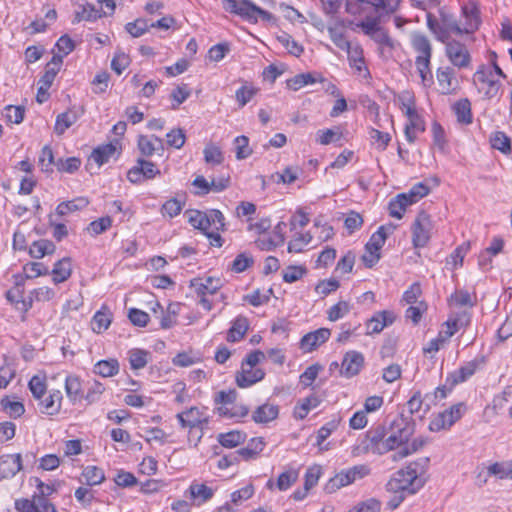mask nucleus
Wrapping results in <instances>:
<instances>
[{
  "label": "nucleus",
  "mask_w": 512,
  "mask_h": 512,
  "mask_svg": "<svg viewBox=\"0 0 512 512\" xmlns=\"http://www.w3.org/2000/svg\"><path fill=\"white\" fill-rule=\"evenodd\" d=\"M160 174V170L156 165L144 159H138L137 164L133 166L127 173V178L131 183H140L144 179H153Z\"/></svg>",
  "instance_id": "9d476101"
},
{
  "label": "nucleus",
  "mask_w": 512,
  "mask_h": 512,
  "mask_svg": "<svg viewBox=\"0 0 512 512\" xmlns=\"http://www.w3.org/2000/svg\"><path fill=\"white\" fill-rule=\"evenodd\" d=\"M328 32L333 43L341 50L349 49L351 43L347 40L342 21H336L328 26Z\"/></svg>",
  "instance_id": "473e14b6"
},
{
  "label": "nucleus",
  "mask_w": 512,
  "mask_h": 512,
  "mask_svg": "<svg viewBox=\"0 0 512 512\" xmlns=\"http://www.w3.org/2000/svg\"><path fill=\"white\" fill-rule=\"evenodd\" d=\"M63 395L60 390L53 389L38 399V409L42 414L53 416L57 415L61 410Z\"/></svg>",
  "instance_id": "2eb2a0df"
},
{
  "label": "nucleus",
  "mask_w": 512,
  "mask_h": 512,
  "mask_svg": "<svg viewBox=\"0 0 512 512\" xmlns=\"http://www.w3.org/2000/svg\"><path fill=\"white\" fill-rule=\"evenodd\" d=\"M491 146L504 154L511 153V140L502 131L493 133L490 137Z\"/></svg>",
  "instance_id": "09e8293b"
},
{
  "label": "nucleus",
  "mask_w": 512,
  "mask_h": 512,
  "mask_svg": "<svg viewBox=\"0 0 512 512\" xmlns=\"http://www.w3.org/2000/svg\"><path fill=\"white\" fill-rule=\"evenodd\" d=\"M265 442L261 437H255L249 440L247 445L235 452L242 459L249 461L256 459L258 455L263 451Z\"/></svg>",
  "instance_id": "cd10ccee"
},
{
  "label": "nucleus",
  "mask_w": 512,
  "mask_h": 512,
  "mask_svg": "<svg viewBox=\"0 0 512 512\" xmlns=\"http://www.w3.org/2000/svg\"><path fill=\"white\" fill-rule=\"evenodd\" d=\"M112 321V314L108 307L103 306L97 311L91 321L92 330L96 333H102L106 331Z\"/></svg>",
  "instance_id": "2f4dec72"
},
{
  "label": "nucleus",
  "mask_w": 512,
  "mask_h": 512,
  "mask_svg": "<svg viewBox=\"0 0 512 512\" xmlns=\"http://www.w3.org/2000/svg\"><path fill=\"white\" fill-rule=\"evenodd\" d=\"M55 166L57 167L58 171H60V172H66V173L72 174L80 168L81 160L77 157H69L66 159L59 158L55 162Z\"/></svg>",
  "instance_id": "052dcab7"
},
{
  "label": "nucleus",
  "mask_w": 512,
  "mask_h": 512,
  "mask_svg": "<svg viewBox=\"0 0 512 512\" xmlns=\"http://www.w3.org/2000/svg\"><path fill=\"white\" fill-rule=\"evenodd\" d=\"M220 278L205 277L194 278L190 281V288H193L196 295H214L222 287Z\"/></svg>",
  "instance_id": "aec40b11"
},
{
  "label": "nucleus",
  "mask_w": 512,
  "mask_h": 512,
  "mask_svg": "<svg viewBox=\"0 0 512 512\" xmlns=\"http://www.w3.org/2000/svg\"><path fill=\"white\" fill-rule=\"evenodd\" d=\"M438 15L439 20L433 13L426 15L427 27L438 41L446 43L451 33L462 35L461 25L447 7L439 8Z\"/></svg>",
  "instance_id": "7ed1b4c3"
},
{
  "label": "nucleus",
  "mask_w": 512,
  "mask_h": 512,
  "mask_svg": "<svg viewBox=\"0 0 512 512\" xmlns=\"http://www.w3.org/2000/svg\"><path fill=\"white\" fill-rule=\"evenodd\" d=\"M350 304L346 301H339L328 310V319L330 321H337L347 315L350 311Z\"/></svg>",
  "instance_id": "69168bd1"
},
{
  "label": "nucleus",
  "mask_w": 512,
  "mask_h": 512,
  "mask_svg": "<svg viewBox=\"0 0 512 512\" xmlns=\"http://www.w3.org/2000/svg\"><path fill=\"white\" fill-rule=\"evenodd\" d=\"M247 435L241 430H231L217 435L218 443L224 448L232 449L246 441Z\"/></svg>",
  "instance_id": "c85d7f7f"
},
{
  "label": "nucleus",
  "mask_w": 512,
  "mask_h": 512,
  "mask_svg": "<svg viewBox=\"0 0 512 512\" xmlns=\"http://www.w3.org/2000/svg\"><path fill=\"white\" fill-rule=\"evenodd\" d=\"M189 492L191 498L194 500H199L197 505L207 502L214 495L213 489L206 486L205 484L192 483L189 487Z\"/></svg>",
  "instance_id": "a18cd8bd"
},
{
  "label": "nucleus",
  "mask_w": 512,
  "mask_h": 512,
  "mask_svg": "<svg viewBox=\"0 0 512 512\" xmlns=\"http://www.w3.org/2000/svg\"><path fill=\"white\" fill-rule=\"evenodd\" d=\"M387 237V228L385 226H380L377 229V231L372 234L369 241L365 245L366 251H373V253H379L380 249L385 244Z\"/></svg>",
  "instance_id": "37998d69"
},
{
  "label": "nucleus",
  "mask_w": 512,
  "mask_h": 512,
  "mask_svg": "<svg viewBox=\"0 0 512 512\" xmlns=\"http://www.w3.org/2000/svg\"><path fill=\"white\" fill-rule=\"evenodd\" d=\"M21 469L20 454H8L0 457V480L14 477Z\"/></svg>",
  "instance_id": "412c9836"
},
{
  "label": "nucleus",
  "mask_w": 512,
  "mask_h": 512,
  "mask_svg": "<svg viewBox=\"0 0 512 512\" xmlns=\"http://www.w3.org/2000/svg\"><path fill=\"white\" fill-rule=\"evenodd\" d=\"M345 51L347 52L349 65L355 73L364 79H370L371 74L365 63L362 47L359 44L351 45Z\"/></svg>",
  "instance_id": "4468645a"
},
{
  "label": "nucleus",
  "mask_w": 512,
  "mask_h": 512,
  "mask_svg": "<svg viewBox=\"0 0 512 512\" xmlns=\"http://www.w3.org/2000/svg\"><path fill=\"white\" fill-rule=\"evenodd\" d=\"M298 479V472L296 470H288L281 473L277 479L276 487L280 491H285L290 488Z\"/></svg>",
  "instance_id": "774afa93"
},
{
  "label": "nucleus",
  "mask_w": 512,
  "mask_h": 512,
  "mask_svg": "<svg viewBox=\"0 0 512 512\" xmlns=\"http://www.w3.org/2000/svg\"><path fill=\"white\" fill-rule=\"evenodd\" d=\"M150 25L145 19H137L126 24L125 29L132 37H140L149 30Z\"/></svg>",
  "instance_id": "338daca9"
},
{
  "label": "nucleus",
  "mask_w": 512,
  "mask_h": 512,
  "mask_svg": "<svg viewBox=\"0 0 512 512\" xmlns=\"http://www.w3.org/2000/svg\"><path fill=\"white\" fill-rule=\"evenodd\" d=\"M386 429L382 425H378L367 431L365 437V448L366 450L383 455L387 453V446L385 445Z\"/></svg>",
  "instance_id": "9b49d317"
},
{
  "label": "nucleus",
  "mask_w": 512,
  "mask_h": 512,
  "mask_svg": "<svg viewBox=\"0 0 512 512\" xmlns=\"http://www.w3.org/2000/svg\"><path fill=\"white\" fill-rule=\"evenodd\" d=\"M415 432V424L413 421L400 416L391 423V432L385 438L387 453L396 448L402 449Z\"/></svg>",
  "instance_id": "39448f33"
},
{
  "label": "nucleus",
  "mask_w": 512,
  "mask_h": 512,
  "mask_svg": "<svg viewBox=\"0 0 512 512\" xmlns=\"http://www.w3.org/2000/svg\"><path fill=\"white\" fill-rule=\"evenodd\" d=\"M88 205V201L84 198H79L72 201L61 202L56 207V213L60 216H64L70 212L77 211Z\"/></svg>",
  "instance_id": "864d4df0"
},
{
  "label": "nucleus",
  "mask_w": 512,
  "mask_h": 512,
  "mask_svg": "<svg viewBox=\"0 0 512 512\" xmlns=\"http://www.w3.org/2000/svg\"><path fill=\"white\" fill-rule=\"evenodd\" d=\"M466 411L467 406L464 402L452 405L449 409L439 413L430 421L429 430L432 432H438L450 429L454 423L462 418Z\"/></svg>",
  "instance_id": "0eeeda50"
},
{
  "label": "nucleus",
  "mask_w": 512,
  "mask_h": 512,
  "mask_svg": "<svg viewBox=\"0 0 512 512\" xmlns=\"http://www.w3.org/2000/svg\"><path fill=\"white\" fill-rule=\"evenodd\" d=\"M312 240V235L309 232L298 234L288 244V251L290 253H299L304 250Z\"/></svg>",
  "instance_id": "bf43d9fd"
},
{
  "label": "nucleus",
  "mask_w": 512,
  "mask_h": 512,
  "mask_svg": "<svg viewBox=\"0 0 512 512\" xmlns=\"http://www.w3.org/2000/svg\"><path fill=\"white\" fill-rule=\"evenodd\" d=\"M28 388L35 400L43 398L47 394L45 377L33 376L28 383Z\"/></svg>",
  "instance_id": "3c124183"
},
{
  "label": "nucleus",
  "mask_w": 512,
  "mask_h": 512,
  "mask_svg": "<svg viewBox=\"0 0 512 512\" xmlns=\"http://www.w3.org/2000/svg\"><path fill=\"white\" fill-rule=\"evenodd\" d=\"M462 16L465 22L462 27V34H471L479 29L481 24L480 10L477 4L470 1L462 6Z\"/></svg>",
  "instance_id": "dca6fc26"
},
{
  "label": "nucleus",
  "mask_w": 512,
  "mask_h": 512,
  "mask_svg": "<svg viewBox=\"0 0 512 512\" xmlns=\"http://www.w3.org/2000/svg\"><path fill=\"white\" fill-rule=\"evenodd\" d=\"M286 223L279 222L273 230V235L269 237V246H263V250H272L280 245H283L285 241V230Z\"/></svg>",
  "instance_id": "6e6d98bb"
},
{
  "label": "nucleus",
  "mask_w": 512,
  "mask_h": 512,
  "mask_svg": "<svg viewBox=\"0 0 512 512\" xmlns=\"http://www.w3.org/2000/svg\"><path fill=\"white\" fill-rule=\"evenodd\" d=\"M217 413L229 419H241L248 415L249 409L243 404H237L236 402L229 407H217Z\"/></svg>",
  "instance_id": "79ce46f5"
},
{
  "label": "nucleus",
  "mask_w": 512,
  "mask_h": 512,
  "mask_svg": "<svg viewBox=\"0 0 512 512\" xmlns=\"http://www.w3.org/2000/svg\"><path fill=\"white\" fill-rule=\"evenodd\" d=\"M78 119L77 112L69 110L59 114L56 118L54 131L57 135H63Z\"/></svg>",
  "instance_id": "58836bf2"
},
{
  "label": "nucleus",
  "mask_w": 512,
  "mask_h": 512,
  "mask_svg": "<svg viewBox=\"0 0 512 512\" xmlns=\"http://www.w3.org/2000/svg\"><path fill=\"white\" fill-rule=\"evenodd\" d=\"M365 5H370L375 8L376 12L381 15L394 13L400 4V0H364Z\"/></svg>",
  "instance_id": "c03bdc74"
},
{
  "label": "nucleus",
  "mask_w": 512,
  "mask_h": 512,
  "mask_svg": "<svg viewBox=\"0 0 512 512\" xmlns=\"http://www.w3.org/2000/svg\"><path fill=\"white\" fill-rule=\"evenodd\" d=\"M108 10H98L95 8V6L91 3L84 2L81 4H78L77 9L75 10V18L74 22H81V21H89L94 22L97 19L108 16Z\"/></svg>",
  "instance_id": "393cba45"
},
{
  "label": "nucleus",
  "mask_w": 512,
  "mask_h": 512,
  "mask_svg": "<svg viewBox=\"0 0 512 512\" xmlns=\"http://www.w3.org/2000/svg\"><path fill=\"white\" fill-rule=\"evenodd\" d=\"M316 82H324L321 75L315 73H301L288 79L287 86L294 91H298L302 87Z\"/></svg>",
  "instance_id": "c756f323"
},
{
  "label": "nucleus",
  "mask_w": 512,
  "mask_h": 512,
  "mask_svg": "<svg viewBox=\"0 0 512 512\" xmlns=\"http://www.w3.org/2000/svg\"><path fill=\"white\" fill-rule=\"evenodd\" d=\"M453 305L457 307H473L474 301L471 294L467 290H456L450 297Z\"/></svg>",
  "instance_id": "680f3d73"
},
{
  "label": "nucleus",
  "mask_w": 512,
  "mask_h": 512,
  "mask_svg": "<svg viewBox=\"0 0 512 512\" xmlns=\"http://www.w3.org/2000/svg\"><path fill=\"white\" fill-rule=\"evenodd\" d=\"M1 407L10 417L13 418L21 417L25 412V407L22 402L12 400L8 396L1 399Z\"/></svg>",
  "instance_id": "8fccbe9b"
},
{
  "label": "nucleus",
  "mask_w": 512,
  "mask_h": 512,
  "mask_svg": "<svg viewBox=\"0 0 512 512\" xmlns=\"http://www.w3.org/2000/svg\"><path fill=\"white\" fill-rule=\"evenodd\" d=\"M55 244L47 239L34 241L29 248V255L35 259H41L46 255H51L55 252Z\"/></svg>",
  "instance_id": "f704fd0d"
},
{
  "label": "nucleus",
  "mask_w": 512,
  "mask_h": 512,
  "mask_svg": "<svg viewBox=\"0 0 512 512\" xmlns=\"http://www.w3.org/2000/svg\"><path fill=\"white\" fill-rule=\"evenodd\" d=\"M412 243L415 248L425 247L431 237L432 220L425 211H420L414 220L412 227Z\"/></svg>",
  "instance_id": "6e6552de"
},
{
  "label": "nucleus",
  "mask_w": 512,
  "mask_h": 512,
  "mask_svg": "<svg viewBox=\"0 0 512 512\" xmlns=\"http://www.w3.org/2000/svg\"><path fill=\"white\" fill-rule=\"evenodd\" d=\"M237 391L235 389L221 390L215 394L214 401L218 407H229L236 402Z\"/></svg>",
  "instance_id": "e2e57ef3"
},
{
  "label": "nucleus",
  "mask_w": 512,
  "mask_h": 512,
  "mask_svg": "<svg viewBox=\"0 0 512 512\" xmlns=\"http://www.w3.org/2000/svg\"><path fill=\"white\" fill-rule=\"evenodd\" d=\"M189 423V429L192 431L194 428L202 429L203 426L208 424V416H206L197 407H191L184 411Z\"/></svg>",
  "instance_id": "a19ab883"
},
{
  "label": "nucleus",
  "mask_w": 512,
  "mask_h": 512,
  "mask_svg": "<svg viewBox=\"0 0 512 512\" xmlns=\"http://www.w3.org/2000/svg\"><path fill=\"white\" fill-rule=\"evenodd\" d=\"M331 335L328 328H320L304 335L300 341V348L304 352H312L325 343Z\"/></svg>",
  "instance_id": "6ab92c4d"
},
{
  "label": "nucleus",
  "mask_w": 512,
  "mask_h": 512,
  "mask_svg": "<svg viewBox=\"0 0 512 512\" xmlns=\"http://www.w3.org/2000/svg\"><path fill=\"white\" fill-rule=\"evenodd\" d=\"M224 9L252 24H256L259 19L265 22H270L273 19L270 12L250 0H230L228 4H224Z\"/></svg>",
  "instance_id": "20e7f679"
},
{
  "label": "nucleus",
  "mask_w": 512,
  "mask_h": 512,
  "mask_svg": "<svg viewBox=\"0 0 512 512\" xmlns=\"http://www.w3.org/2000/svg\"><path fill=\"white\" fill-rule=\"evenodd\" d=\"M279 406L266 402L258 406L252 413V420L256 424H268L278 418Z\"/></svg>",
  "instance_id": "a878e982"
},
{
  "label": "nucleus",
  "mask_w": 512,
  "mask_h": 512,
  "mask_svg": "<svg viewBox=\"0 0 512 512\" xmlns=\"http://www.w3.org/2000/svg\"><path fill=\"white\" fill-rule=\"evenodd\" d=\"M422 472L420 463L411 462L391 476L386 483V490L390 493L402 491L405 494L413 495L424 485V481L420 477Z\"/></svg>",
  "instance_id": "f03ea898"
},
{
  "label": "nucleus",
  "mask_w": 512,
  "mask_h": 512,
  "mask_svg": "<svg viewBox=\"0 0 512 512\" xmlns=\"http://www.w3.org/2000/svg\"><path fill=\"white\" fill-rule=\"evenodd\" d=\"M453 111L459 123L464 125L472 123L473 117L471 111V103L467 98L458 100L453 105Z\"/></svg>",
  "instance_id": "c9c22d12"
},
{
  "label": "nucleus",
  "mask_w": 512,
  "mask_h": 512,
  "mask_svg": "<svg viewBox=\"0 0 512 512\" xmlns=\"http://www.w3.org/2000/svg\"><path fill=\"white\" fill-rule=\"evenodd\" d=\"M370 472L371 469L366 464L355 465L337 473L333 478L329 480L325 489L328 493L335 492L344 486L352 484L357 480L363 479L364 477L368 476Z\"/></svg>",
  "instance_id": "423d86ee"
},
{
  "label": "nucleus",
  "mask_w": 512,
  "mask_h": 512,
  "mask_svg": "<svg viewBox=\"0 0 512 512\" xmlns=\"http://www.w3.org/2000/svg\"><path fill=\"white\" fill-rule=\"evenodd\" d=\"M82 476L85 482L90 486L101 484L105 479L103 470L97 466L85 467Z\"/></svg>",
  "instance_id": "603ef678"
},
{
  "label": "nucleus",
  "mask_w": 512,
  "mask_h": 512,
  "mask_svg": "<svg viewBox=\"0 0 512 512\" xmlns=\"http://www.w3.org/2000/svg\"><path fill=\"white\" fill-rule=\"evenodd\" d=\"M264 376L265 372L262 369L250 368L249 366L244 367V364H241V371L237 372L235 380L240 388H247L261 381Z\"/></svg>",
  "instance_id": "4be33fe9"
},
{
  "label": "nucleus",
  "mask_w": 512,
  "mask_h": 512,
  "mask_svg": "<svg viewBox=\"0 0 512 512\" xmlns=\"http://www.w3.org/2000/svg\"><path fill=\"white\" fill-rule=\"evenodd\" d=\"M395 314L392 311L383 310L377 312L366 325L367 334L380 333L385 327L393 324Z\"/></svg>",
  "instance_id": "b1692460"
},
{
  "label": "nucleus",
  "mask_w": 512,
  "mask_h": 512,
  "mask_svg": "<svg viewBox=\"0 0 512 512\" xmlns=\"http://www.w3.org/2000/svg\"><path fill=\"white\" fill-rule=\"evenodd\" d=\"M425 131V122L423 118L416 114L408 118V123L405 125V137L409 143H414L417 138V132Z\"/></svg>",
  "instance_id": "e433bc0d"
},
{
  "label": "nucleus",
  "mask_w": 512,
  "mask_h": 512,
  "mask_svg": "<svg viewBox=\"0 0 512 512\" xmlns=\"http://www.w3.org/2000/svg\"><path fill=\"white\" fill-rule=\"evenodd\" d=\"M115 152L116 146L111 143L98 146L92 151L88 158L86 165L87 170L93 173V164H95L96 168L99 169L102 165L106 164L111 157L114 156Z\"/></svg>",
  "instance_id": "a211bd4d"
},
{
  "label": "nucleus",
  "mask_w": 512,
  "mask_h": 512,
  "mask_svg": "<svg viewBox=\"0 0 512 512\" xmlns=\"http://www.w3.org/2000/svg\"><path fill=\"white\" fill-rule=\"evenodd\" d=\"M72 273V265L70 258L58 260L51 271L52 280L55 284L65 282Z\"/></svg>",
  "instance_id": "7c9ffc66"
},
{
  "label": "nucleus",
  "mask_w": 512,
  "mask_h": 512,
  "mask_svg": "<svg viewBox=\"0 0 512 512\" xmlns=\"http://www.w3.org/2000/svg\"><path fill=\"white\" fill-rule=\"evenodd\" d=\"M62 63L63 56L54 55L51 61L47 64L45 73L40 79V83H44L45 86H51L61 68Z\"/></svg>",
  "instance_id": "ea45409f"
},
{
  "label": "nucleus",
  "mask_w": 512,
  "mask_h": 512,
  "mask_svg": "<svg viewBox=\"0 0 512 512\" xmlns=\"http://www.w3.org/2000/svg\"><path fill=\"white\" fill-rule=\"evenodd\" d=\"M427 443V439L425 437H417L414 438L410 443L407 442L402 449L397 452L398 458L402 459L407 457L413 453H416L420 449H422Z\"/></svg>",
  "instance_id": "5fc2aeb1"
},
{
  "label": "nucleus",
  "mask_w": 512,
  "mask_h": 512,
  "mask_svg": "<svg viewBox=\"0 0 512 512\" xmlns=\"http://www.w3.org/2000/svg\"><path fill=\"white\" fill-rule=\"evenodd\" d=\"M93 372L101 377H112L119 373V362L114 358L100 360L94 365Z\"/></svg>",
  "instance_id": "4c0bfd02"
},
{
  "label": "nucleus",
  "mask_w": 512,
  "mask_h": 512,
  "mask_svg": "<svg viewBox=\"0 0 512 512\" xmlns=\"http://www.w3.org/2000/svg\"><path fill=\"white\" fill-rule=\"evenodd\" d=\"M484 364V358H475L463 366L448 374L446 383L451 384V387L463 383L475 374L477 369Z\"/></svg>",
  "instance_id": "f8f14e48"
},
{
  "label": "nucleus",
  "mask_w": 512,
  "mask_h": 512,
  "mask_svg": "<svg viewBox=\"0 0 512 512\" xmlns=\"http://www.w3.org/2000/svg\"><path fill=\"white\" fill-rule=\"evenodd\" d=\"M129 363L133 370H140L144 368L151 356L150 352L144 349H131L128 352Z\"/></svg>",
  "instance_id": "49530a36"
},
{
  "label": "nucleus",
  "mask_w": 512,
  "mask_h": 512,
  "mask_svg": "<svg viewBox=\"0 0 512 512\" xmlns=\"http://www.w3.org/2000/svg\"><path fill=\"white\" fill-rule=\"evenodd\" d=\"M474 77L478 82L487 86L485 96L488 99H492L498 95L502 84L500 80L496 78L492 69L481 66L476 71Z\"/></svg>",
  "instance_id": "ddd939ff"
},
{
  "label": "nucleus",
  "mask_w": 512,
  "mask_h": 512,
  "mask_svg": "<svg viewBox=\"0 0 512 512\" xmlns=\"http://www.w3.org/2000/svg\"><path fill=\"white\" fill-rule=\"evenodd\" d=\"M154 141L158 143L159 147L162 148V140L159 137H148L144 135L139 136L137 144L138 149L143 156L150 157L157 150Z\"/></svg>",
  "instance_id": "de8ad7c7"
},
{
  "label": "nucleus",
  "mask_w": 512,
  "mask_h": 512,
  "mask_svg": "<svg viewBox=\"0 0 512 512\" xmlns=\"http://www.w3.org/2000/svg\"><path fill=\"white\" fill-rule=\"evenodd\" d=\"M65 390L67 396L75 401L81 396V382L77 376L69 375L65 380Z\"/></svg>",
  "instance_id": "13d9d810"
},
{
  "label": "nucleus",
  "mask_w": 512,
  "mask_h": 512,
  "mask_svg": "<svg viewBox=\"0 0 512 512\" xmlns=\"http://www.w3.org/2000/svg\"><path fill=\"white\" fill-rule=\"evenodd\" d=\"M363 365L364 357L360 352L348 351L343 357L340 374L346 378H351L360 372Z\"/></svg>",
  "instance_id": "f3484780"
},
{
  "label": "nucleus",
  "mask_w": 512,
  "mask_h": 512,
  "mask_svg": "<svg viewBox=\"0 0 512 512\" xmlns=\"http://www.w3.org/2000/svg\"><path fill=\"white\" fill-rule=\"evenodd\" d=\"M470 322L471 315L466 309L459 312H453L445 322V337H452L457 331L467 327Z\"/></svg>",
  "instance_id": "5701e85b"
},
{
  "label": "nucleus",
  "mask_w": 512,
  "mask_h": 512,
  "mask_svg": "<svg viewBox=\"0 0 512 512\" xmlns=\"http://www.w3.org/2000/svg\"><path fill=\"white\" fill-rule=\"evenodd\" d=\"M436 78L440 91L444 95L452 94L456 89L454 71L450 67H440L436 71Z\"/></svg>",
  "instance_id": "bb28decb"
},
{
  "label": "nucleus",
  "mask_w": 512,
  "mask_h": 512,
  "mask_svg": "<svg viewBox=\"0 0 512 512\" xmlns=\"http://www.w3.org/2000/svg\"><path fill=\"white\" fill-rule=\"evenodd\" d=\"M445 47V53L449 61L458 68H466L470 64V54L467 47L456 40H448Z\"/></svg>",
  "instance_id": "1a4fd4ad"
},
{
  "label": "nucleus",
  "mask_w": 512,
  "mask_h": 512,
  "mask_svg": "<svg viewBox=\"0 0 512 512\" xmlns=\"http://www.w3.org/2000/svg\"><path fill=\"white\" fill-rule=\"evenodd\" d=\"M23 271L26 275V278H36L42 275H48L49 269L43 263L40 262H30L24 265Z\"/></svg>",
  "instance_id": "0e129e2a"
},
{
  "label": "nucleus",
  "mask_w": 512,
  "mask_h": 512,
  "mask_svg": "<svg viewBox=\"0 0 512 512\" xmlns=\"http://www.w3.org/2000/svg\"><path fill=\"white\" fill-rule=\"evenodd\" d=\"M410 45L416 53L415 67L421 78L422 84L430 87L434 83L431 70L432 44L429 38L419 31L410 34Z\"/></svg>",
  "instance_id": "f257e3e1"
},
{
  "label": "nucleus",
  "mask_w": 512,
  "mask_h": 512,
  "mask_svg": "<svg viewBox=\"0 0 512 512\" xmlns=\"http://www.w3.org/2000/svg\"><path fill=\"white\" fill-rule=\"evenodd\" d=\"M407 207L405 195H397L389 202V214L391 217L401 219Z\"/></svg>",
  "instance_id": "4d7b16f0"
},
{
  "label": "nucleus",
  "mask_w": 512,
  "mask_h": 512,
  "mask_svg": "<svg viewBox=\"0 0 512 512\" xmlns=\"http://www.w3.org/2000/svg\"><path fill=\"white\" fill-rule=\"evenodd\" d=\"M249 328V323L246 317L239 315L232 322V326L227 333V341L237 342L241 340Z\"/></svg>",
  "instance_id": "72a5a7b5"
}]
</instances>
